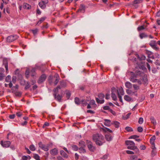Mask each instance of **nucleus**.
I'll return each instance as SVG.
<instances>
[{"label": "nucleus", "mask_w": 160, "mask_h": 160, "mask_svg": "<svg viewBox=\"0 0 160 160\" xmlns=\"http://www.w3.org/2000/svg\"><path fill=\"white\" fill-rule=\"evenodd\" d=\"M92 139L93 141L95 142L96 144L99 146L102 145L104 142V137L101 134L97 133L93 135Z\"/></svg>", "instance_id": "f257e3e1"}, {"label": "nucleus", "mask_w": 160, "mask_h": 160, "mask_svg": "<svg viewBox=\"0 0 160 160\" xmlns=\"http://www.w3.org/2000/svg\"><path fill=\"white\" fill-rule=\"evenodd\" d=\"M125 143L128 146L127 148L128 149L134 150L135 153H139V150L135 146V144L133 142L131 141H126L125 142Z\"/></svg>", "instance_id": "f03ea898"}, {"label": "nucleus", "mask_w": 160, "mask_h": 160, "mask_svg": "<svg viewBox=\"0 0 160 160\" xmlns=\"http://www.w3.org/2000/svg\"><path fill=\"white\" fill-rule=\"evenodd\" d=\"M98 98H96V102L98 103L102 104L104 102V95L102 93H100L98 95Z\"/></svg>", "instance_id": "7ed1b4c3"}, {"label": "nucleus", "mask_w": 160, "mask_h": 160, "mask_svg": "<svg viewBox=\"0 0 160 160\" xmlns=\"http://www.w3.org/2000/svg\"><path fill=\"white\" fill-rule=\"evenodd\" d=\"M86 144L89 150L91 152H94L95 150V147L93 145L92 142L89 141H86Z\"/></svg>", "instance_id": "20e7f679"}, {"label": "nucleus", "mask_w": 160, "mask_h": 160, "mask_svg": "<svg viewBox=\"0 0 160 160\" xmlns=\"http://www.w3.org/2000/svg\"><path fill=\"white\" fill-rule=\"evenodd\" d=\"M29 74L31 75L32 76H34L35 75V69L34 68H32L30 72L29 69H27L25 72L26 77L27 78H28Z\"/></svg>", "instance_id": "39448f33"}, {"label": "nucleus", "mask_w": 160, "mask_h": 160, "mask_svg": "<svg viewBox=\"0 0 160 160\" xmlns=\"http://www.w3.org/2000/svg\"><path fill=\"white\" fill-rule=\"evenodd\" d=\"M39 147L41 148L43 150L45 151H47L49 150V146H50L49 144H48L47 145L43 144L42 142H40L38 143Z\"/></svg>", "instance_id": "423d86ee"}, {"label": "nucleus", "mask_w": 160, "mask_h": 160, "mask_svg": "<svg viewBox=\"0 0 160 160\" xmlns=\"http://www.w3.org/2000/svg\"><path fill=\"white\" fill-rule=\"evenodd\" d=\"M18 38V36L17 35L9 36L7 38V41L8 42H12L17 39Z\"/></svg>", "instance_id": "0eeeda50"}, {"label": "nucleus", "mask_w": 160, "mask_h": 160, "mask_svg": "<svg viewBox=\"0 0 160 160\" xmlns=\"http://www.w3.org/2000/svg\"><path fill=\"white\" fill-rule=\"evenodd\" d=\"M126 92L127 94L130 96L134 95L135 96H137V93L136 92L134 91H132L129 89H128L126 90Z\"/></svg>", "instance_id": "6e6552de"}, {"label": "nucleus", "mask_w": 160, "mask_h": 160, "mask_svg": "<svg viewBox=\"0 0 160 160\" xmlns=\"http://www.w3.org/2000/svg\"><path fill=\"white\" fill-rule=\"evenodd\" d=\"M0 144L3 147L8 148L11 144V142L8 141L3 142L2 141H1L0 142Z\"/></svg>", "instance_id": "1a4fd4ad"}, {"label": "nucleus", "mask_w": 160, "mask_h": 160, "mask_svg": "<svg viewBox=\"0 0 160 160\" xmlns=\"http://www.w3.org/2000/svg\"><path fill=\"white\" fill-rule=\"evenodd\" d=\"M46 77L47 76L45 74H43L39 78L38 81V83L39 84L42 83L45 80Z\"/></svg>", "instance_id": "9d476101"}, {"label": "nucleus", "mask_w": 160, "mask_h": 160, "mask_svg": "<svg viewBox=\"0 0 160 160\" xmlns=\"http://www.w3.org/2000/svg\"><path fill=\"white\" fill-rule=\"evenodd\" d=\"M115 90H116L115 89H112V92L111 93V97L113 99L114 101H116L117 100V96L115 93H116L115 92Z\"/></svg>", "instance_id": "9b49d317"}, {"label": "nucleus", "mask_w": 160, "mask_h": 160, "mask_svg": "<svg viewBox=\"0 0 160 160\" xmlns=\"http://www.w3.org/2000/svg\"><path fill=\"white\" fill-rule=\"evenodd\" d=\"M50 153L53 156H55L58 154V151L56 148H54L50 151Z\"/></svg>", "instance_id": "f8f14e48"}, {"label": "nucleus", "mask_w": 160, "mask_h": 160, "mask_svg": "<svg viewBox=\"0 0 160 160\" xmlns=\"http://www.w3.org/2000/svg\"><path fill=\"white\" fill-rule=\"evenodd\" d=\"M60 153L63 158H68V155L63 150H61L60 151Z\"/></svg>", "instance_id": "ddd939ff"}, {"label": "nucleus", "mask_w": 160, "mask_h": 160, "mask_svg": "<svg viewBox=\"0 0 160 160\" xmlns=\"http://www.w3.org/2000/svg\"><path fill=\"white\" fill-rule=\"evenodd\" d=\"M124 98L125 100L127 102H130L132 100V98L128 95H125Z\"/></svg>", "instance_id": "4468645a"}, {"label": "nucleus", "mask_w": 160, "mask_h": 160, "mask_svg": "<svg viewBox=\"0 0 160 160\" xmlns=\"http://www.w3.org/2000/svg\"><path fill=\"white\" fill-rule=\"evenodd\" d=\"M105 137L106 140L108 141H110L112 139V137L110 134L109 133L106 134L105 135Z\"/></svg>", "instance_id": "2eb2a0df"}, {"label": "nucleus", "mask_w": 160, "mask_h": 160, "mask_svg": "<svg viewBox=\"0 0 160 160\" xmlns=\"http://www.w3.org/2000/svg\"><path fill=\"white\" fill-rule=\"evenodd\" d=\"M38 4H39V7L42 9H44L46 7V4H45L42 1L40 2Z\"/></svg>", "instance_id": "dca6fc26"}, {"label": "nucleus", "mask_w": 160, "mask_h": 160, "mask_svg": "<svg viewBox=\"0 0 160 160\" xmlns=\"http://www.w3.org/2000/svg\"><path fill=\"white\" fill-rule=\"evenodd\" d=\"M61 89V87L60 86H58L56 88H54L53 89V91L54 92V93L53 94L54 96H56V94H57V93L58 92V90L59 89Z\"/></svg>", "instance_id": "f3484780"}, {"label": "nucleus", "mask_w": 160, "mask_h": 160, "mask_svg": "<svg viewBox=\"0 0 160 160\" xmlns=\"http://www.w3.org/2000/svg\"><path fill=\"white\" fill-rule=\"evenodd\" d=\"M3 64L5 66L6 70V72H7L8 71V62L6 60H4L3 61Z\"/></svg>", "instance_id": "a211bd4d"}, {"label": "nucleus", "mask_w": 160, "mask_h": 160, "mask_svg": "<svg viewBox=\"0 0 160 160\" xmlns=\"http://www.w3.org/2000/svg\"><path fill=\"white\" fill-rule=\"evenodd\" d=\"M132 86L134 89V91L137 93V91L140 89L139 86L136 84H134Z\"/></svg>", "instance_id": "6ab92c4d"}, {"label": "nucleus", "mask_w": 160, "mask_h": 160, "mask_svg": "<svg viewBox=\"0 0 160 160\" xmlns=\"http://www.w3.org/2000/svg\"><path fill=\"white\" fill-rule=\"evenodd\" d=\"M126 87L129 89L131 88H132V84L129 82H127L125 83Z\"/></svg>", "instance_id": "aec40b11"}, {"label": "nucleus", "mask_w": 160, "mask_h": 160, "mask_svg": "<svg viewBox=\"0 0 160 160\" xmlns=\"http://www.w3.org/2000/svg\"><path fill=\"white\" fill-rule=\"evenodd\" d=\"M23 8L26 9H29L31 7L30 5L27 3H24L23 5Z\"/></svg>", "instance_id": "412c9836"}, {"label": "nucleus", "mask_w": 160, "mask_h": 160, "mask_svg": "<svg viewBox=\"0 0 160 160\" xmlns=\"http://www.w3.org/2000/svg\"><path fill=\"white\" fill-rule=\"evenodd\" d=\"M79 145L80 147H85L86 145L85 142L82 141H80L79 142Z\"/></svg>", "instance_id": "4be33fe9"}, {"label": "nucleus", "mask_w": 160, "mask_h": 160, "mask_svg": "<svg viewBox=\"0 0 160 160\" xmlns=\"http://www.w3.org/2000/svg\"><path fill=\"white\" fill-rule=\"evenodd\" d=\"M131 114V113H129L126 115H123L122 116L123 119L125 120L128 119Z\"/></svg>", "instance_id": "5701e85b"}, {"label": "nucleus", "mask_w": 160, "mask_h": 160, "mask_svg": "<svg viewBox=\"0 0 160 160\" xmlns=\"http://www.w3.org/2000/svg\"><path fill=\"white\" fill-rule=\"evenodd\" d=\"M46 18L45 17H42L38 21V22L37 23L36 25H39L40 24H41L42 22L44 21L45 20Z\"/></svg>", "instance_id": "b1692460"}, {"label": "nucleus", "mask_w": 160, "mask_h": 160, "mask_svg": "<svg viewBox=\"0 0 160 160\" xmlns=\"http://www.w3.org/2000/svg\"><path fill=\"white\" fill-rule=\"evenodd\" d=\"M85 147H80L78 148L79 152L80 153H84L86 152V150L84 148Z\"/></svg>", "instance_id": "393cba45"}, {"label": "nucleus", "mask_w": 160, "mask_h": 160, "mask_svg": "<svg viewBox=\"0 0 160 160\" xmlns=\"http://www.w3.org/2000/svg\"><path fill=\"white\" fill-rule=\"evenodd\" d=\"M118 92L120 95H123L124 94V92L123 88L122 87L120 88L119 89Z\"/></svg>", "instance_id": "a878e982"}, {"label": "nucleus", "mask_w": 160, "mask_h": 160, "mask_svg": "<svg viewBox=\"0 0 160 160\" xmlns=\"http://www.w3.org/2000/svg\"><path fill=\"white\" fill-rule=\"evenodd\" d=\"M157 153V152L155 149H154L152 148V150L151 153V156L152 157H153Z\"/></svg>", "instance_id": "bb28decb"}, {"label": "nucleus", "mask_w": 160, "mask_h": 160, "mask_svg": "<svg viewBox=\"0 0 160 160\" xmlns=\"http://www.w3.org/2000/svg\"><path fill=\"white\" fill-rule=\"evenodd\" d=\"M55 76L56 77V79L54 82V83L55 85H56L57 84L58 82L59 79V77L58 75L57 74L55 75Z\"/></svg>", "instance_id": "cd10ccee"}, {"label": "nucleus", "mask_w": 160, "mask_h": 160, "mask_svg": "<svg viewBox=\"0 0 160 160\" xmlns=\"http://www.w3.org/2000/svg\"><path fill=\"white\" fill-rule=\"evenodd\" d=\"M148 36L145 33H142L139 34V37L141 39H142L143 38H146Z\"/></svg>", "instance_id": "c85d7f7f"}, {"label": "nucleus", "mask_w": 160, "mask_h": 160, "mask_svg": "<svg viewBox=\"0 0 160 160\" xmlns=\"http://www.w3.org/2000/svg\"><path fill=\"white\" fill-rule=\"evenodd\" d=\"M111 121H105L104 124L107 126H109L111 125Z\"/></svg>", "instance_id": "c756f323"}, {"label": "nucleus", "mask_w": 160, "mask_h": 160, "mask_svg": "<svg viewBox=\"0 0 160 160\" xmlns=\"http://www.w3.org/2000/svg\"><path fill=\"white\" fill-rule=\"evenodd\" d=\"M113 125L117 128H118L119 126L120 123L117 121L114 122Z\"/></svg>", "instance_id": "7c9ffc66"}, {"label": "nucleus", "mask_w": 160, "mask_h": 160, "mask_svg": "<svg viewBox=\"0 0 160 160\" xmlns=\"http://www.w3.org/2000/svg\"><path fill=\"white\" fill-rule=\"evenodd\" d=\"M143 81L144 82V85H146L148 83V80L147 77L145 76H144L143 78Z\"/></svg>", "instance_id": "2f4dec72"}, {"label": "nucleus", "mask_w": 160, "mask_h": 160, "mask_svg": "<svg viewBox=\"0 0 160 160\" xmlns=\"http://www.w3.org/2000/svg\"><path fill=\"white\" fill-rule=\"evenodd\" d=\"M115 92L116 93H117V94L118 95V98L119 99V101L121 102H122V96L121 95L119 94L118 92V90H115Z\"/></svg>", "instance_id": "473e14b6"}, {"label": "nucleus", "mask_w": 160, "mask_h": 160, "mask_svg": "<svg viewBox=\"0 0 160 160\" xmlns=\"http://www.w3.org/2000/svg\"><path fill=\"white\" fill-rule=\"evenodd\" d=\"M145 28L144 27V25H142L139 26L137 28V30L138 31H141L142 30L144 29Z\"/></svg>", "instance_id": "72a5a7b5"}, {"label": "nucleus", "mask_w": 160, "mask_h": 160, "mask_svg": "<svg viewBox=\"0 0 160 160\" xmlns=\"http://www.w3.org/2000/svg\"><path fill=\"white\" fill-rule=\"evenodd\" d=\"M142 2V0H135L134 1L133 5L135 6V4L141 3Z\"/></svg>", "instance_id": "f704fd0d"}, {"label": "nucleus", "mask_w": 160, "mask_h": 160, "mask_svg": "<svg viewBox=\"0 0 160 160\" xmlns=\"http://www.w3.org/2000/svg\"><path fill=\"white\" fill-rule=\"evenodd\" d=\"M54 97H55V98L57 99L58 101H60L61 99V98H62V97L61 96L59 95H58L57 96V94H56V96H54Z\"/></svg>", "instance_id": "c9c22d12"}, {"label": "nucleus", "mask_w": 160, "mask_h": 160, "mask_svg": "<svg viewBox=\"0 0 160 160\" xmlns=\"http://www.w3.org/2000/svg\"><path fill=\"white\" fill-rule=\"evenodd\" d=\"M29 149L32 151H34L36 150L35 147L33 145H31L29 146Z\"/></svg>", "instance_id": "e433bc0d"}, {"label": "nucleus", "mask_w": 160, "mask_h": 160, "mask_svg": "<svg viewBox=\"0 0 160 160\" xmlns=\"http://www.w3.org/2000/svg\"><path fill=\"white\" fill-rule=\"evenodd\" d=\"M137 80L138 79L134 77H131L130 78V81L132 82H136Z\"/></svg>", "instance_id": "4c0bfd02"}, {"label": "nucleus", "mask_w": 160, "mask_h": 160, "mask_svg": "<svg viewBox=\"0 0 160 160\" xmlns=\"http://www.w3.org/2000/svg\"><path fill=\"white\" fill-rule=\"evenodd\" d=\"M33 157L36 160H40L39 156L37 154H34Z\"/></svg>", "instance_id": "58836bf2"}, {"label": "nucleus", "mask_w": 160, "mask_h": 160, "mask_svg": "<svg viewBox=\"0 0 160 160\" xmlns=\"http://www.w3.org/2000/svg\"><path fill=\"white\" fill-rule=\"evenodd\" d=\"M95 103V102L94 100H91L90 102V105H93L94 107H95L96 106V105Z\"/></svg>", "instance_id": "ea45409f"}, {"label": "nucleus", "mask_w": 160, "mask_h": 160, "mask_svg": "<svg viewBox=\"0 0 160 160\" xmlns=\"http://www.w3.org/2000/svg\"><path fill=\"white\" fill-rule=\"evenodd\" d=\"M72 149L75 151H77L78 149V147L76 145H73L72 146Z\"/></svg>", "instance_id": "a19ab883"}, {"label": "nucleus", "mask_w": 160, "mask_h": 160, "mask_svg": "<svg viewBox=\"0 0 160 160\" xmlns=\"http://www.w3.org/2000/svg\"><path fill=\"white\" fill-rule=\"evenodd\" d=\"M11 77L10 75L8 76L6 78V81L7 82H9L11 81Z\"/></svg>", "instance_id": "79ce46f5"}, {"label": "nucleus", "mask_w": 160, "mask_h": 160, "mask_svg": "<svg viewBox=\"0 0 160 160\" xmlns=\"http://www.w3.org/2000/svg\"><path fill=\"white\" fill-rule=\"evenodd\" d=\"M22 115V113L21 112H16V115L18 117H21Z\"/></svg>", "instance_id": "37998d69"}, {"label": "nucleus", "mask_w": 160, "mask_h": 160, "mask_svg": "<svg viewBox=\"0 0 160 160\" xmlns=\"http://www.w3.org/2000/svg\"><path fill=\"white\" fill-rule=\"evenodd\" d=\"M125 129L127 131L129 132H132L133 131V129L132 128L128 127H126L125 128Z\"/></svg>", "instance_id": "c03bdc74"}, {"label": "nucleus", "mask_w": 160, "mask_h": 160, "mask_svg": "<svg viewBox=\"0 0 160 160\" xmlns=\"http://www.w3.org/2000/svg\"><path fill=\"white\" fill-rule=\"evenodd\" d=\"M74 101L75 103L77 104H79L80 103L79 98H75Z\"/></svg>", "instance_id": "a18cd8bd"}, {"label": "nucleus", "mask_w": 160, "mask_h": 160, "mask_svg": "<svg viewBox=\"0 0 160 160\" xmlns=\"http://www.w3.org/2000/svg\"><path fill=\"white\" fill-rule=\"evenodd\" d=\"M31 31L32 32L33 34L34 35L37 34V32L38 31V29H35L34 30H31Z\"/></svg>", "instance_id": "49530a36"}, {"label": "nucleus", "mask_w": 160, "mask_h": 160, "mask_svg": "<svg viewBox=\"0 0 160 160\" xmlns=\"http://www.w3.org/2000/svg\"><path fill=\"white\" fill-rule=\"evenodd\" d=\"M85 9V6L82 5H81V7L79 8V9L78 10V12H79V11H80L81 12L82 10L84 11Z\"/></svg>", "instance_id": "de8ad7c7"}, {"label": "nucleus", "mask_w": 160, "mask_h": 160, "mask_svg": "<svg viewBox=\"0 0 160 160\" xmlns=\"http://www.w3.org/2000/svg\"><path fill=\"white\" fill-rule=\"evenodd\" d=\"M139 137V136H137L136 135H134L131 136L129 138L134 139H136V138H138Z\"/></svg>", "instance_id": "09e8293b"}, {"label": "nucleus", "mask_w": 160, "mask_h": 160, "mask_svg": "<svg viewBox=\"0 0 160 160\" xmlns=\"http://www.w3.org/2000/svg\"><path fill=\"white\" fill-rule=\"evenodd\" d=\"M150 45L152 47L156 44L155 42L154 41H152L149 43Z\"/></svg>", "instance_id": "8fccbe9b"}, {"label": "nucleus", "mask_w": 160, "mask_h": 160, "mask_svg": "<svg viewBox=\"0 0 160 160\" xmlns=\"http://www.w3.org/2000/svg\"><path fill=\"white\" fill-rule=\"evenodd\" d=\"M126 152L128 154H133L135 153L133 152L130 150H127Z\"/></svg>", "instance_id": "3c124183"}, {"label": "nucleus", "mask_w": 160, "mask_h": 160, "mask_svg": "<svg viewBox=\"0 0 160 160\" xmlns=\"http://www.w3.org/2000/svg\"><path fill=\"white\" fill-rule=\"evenodd\" d=\"M137 57L141 60H145L146 59V57L144 55H142L141 56V58H140L139 56L138 55H137Z\"/></svg>", "instance_id": "603ef678"}, {"label": "nucleus", "mask_w": 160, "mask_h": 160, "mask_svg": "<svg viewBox=\"0 0 160 160\" xmlns=\"http://www.w3.org/2000/svg\"><path fill=\"white\" fill-rule=\"evenodd\" d=\"M130 158L131 159H132L133 160H136L137 158L135 155H132L130 156Z\"/></svg>", "instance_id": "864d4df0"}, {"label": "nucleus", "mask_w": 160, "mask_h": 160, "mask_svg": "<svg viewBox=\"0 0 160 160\" xmlns=\"http://www.w3.org/2000/svg\"><path fill=\"white\" fill-rule=\"evenodd\" d=\"M103 109L104 110H108L109 111V110L110 109L109 108V107L108 106H106L103 107Z\"/></svg>", "instance_id": "5fc2aeb1"}, {"label": "nucleus", "mask_w": 160, "mask_h": 160, "mask_svg": "<svg viewBox=\"0 0 160 160\" xmlns=\"http://www.w3.org/2000/svg\"><path fill=\"white\" fill-rule=\"evenodd\" d=\"M143 129L141 127H139L138 128V131L139 132H142Z\"/></svg>", "instance_id": "6e6d98bb"}, {"label": "nucleus", "mask_w": 160, "mask_h": 160, "mask_svg": "<svg viewBox=\"0 0 160 160\" xmlns=\"http://www.w3.org/2000/svg\"><path fill=\"white\" fill-rule=\"evenodd\" d=\"M81 102L83 106H86L87 104V102L84 100H82Z\"/></svg>", "instance_id": "4d7b16f0"}, {"label": "nucleus", "mask_w": 160, "mask_h": 160, "mask_svg": "<svg viewBox=\"0 0 160 160\" xmlns=\"http://www.w3.org/2000/svg\"><path fill=\"white\" fill-rule=\"evenodd\" d=\"M49 125V123L47 122H45L44 124L42 126V128H45L46 127L48 126Z\"/></svg>", "instance_id": "13d9d810"}, {"label": "nucleus", "mask_w": 160, "mask_h": 160, "mask_svg": "<svg viewBox=\"0 0 160 160\" xmlns=\"http://www.w3.org/2000/svg\"><path fill=\"white\" fill-rule=\"evenodd\" d=\"M31 87L30 85L29 84V82H27V84L26 85V86L25 87V89H27L30 88Z\"/></svg>", "instance_id": "bf43d9fd"}, {"label": "nucleus", "mask_w": 160, "mask_h": 160, "mask_svg": "<svg viewBox=\"0 0 160 160\" xmlns=\"http://www.w3.org/2000/svg\"><path fill=\"white\" fill-rule=\"evenodd\" d=\"M15 116V114H13L12 115H10L9 116V118L11 119H13L14 118Z\"/></svg>", "instance_id": "052dcab7"}, {"label": "nucleus", "mask_w": 160, "mask_h": 160, "mask_svg": "<svg viewBox=\"0 0 160 160\" xmlns=\"http://www.w3.org/2000/svg\"><path fill=\"white\" fill-rule=\"evenodd\" d=\"M4 72V70L2 68H0V74H3Z\"/></svg>", "instance_id": "680f3d73"}, {"label": "nucleus", "mask_w": 160, "mask_h": 160, "mask_svg": "<svg viewBox=\"0 0 160 160\" xmlns=\"http://www.w3.org/2000/svg\"><path fill=\"white\" fill-rule=\"evenodd\" d=\"M16 78L15 76H13L12 78V82L13 83H15L16 81Z\"/></svg>", "instance_id": "e2e57ef3"}, {"label": "nucleus", "mask_w": 160, "mask_h": 160, "mask_svg": "<svg viewBox=\"0 0 160 160\" xmlns=\"http://www.w3.org/2000/svg\"><path fill=\"white\" fill-rule=\"evenodd\" d=\"M79 155L77 153H75V158L76 160H78L79 158Z\"/></svg>", "instance_id": "0e129e2a"}, {"label": "nucleus", "mask_w": 160, "mask_h": 160, "mask_svg": "<svg viewBox=\"0 0 160 160\" xmlns=\"http://www.w3.org/2000/svg\"><path fill=\"white\" fill-rule=\"evenodd\" d=\"M155 64L156 65L160 66V62L159 60H157L155 62Z\"/></svg>", "instance_id": "69168bd1"}, {"label": "nucleus", "mask_w": 160, "mask_h": 160, "mask_svg": "<svg viewBox=\"0 0 160 160\" xmlns=\"http://www.w3.org/2000/svg\"><path fill=\"white\" fill-rule=\"evenodd\" d=\"M4 76L3 74H0V80H2Z\"/></svg>", "instance_id": "338daca9"}, {"label": "nucleus", "mask_w": 160, "mask_h": 160, "mask_svg": "<svg viewBox=\"0 0 160 160\" xmlns=\"http://www.w3.org/2000/svg\"><path fill=\"white\" fill-rule=\"evenodd\" d=\"M57 160H64V159L61 156H59L57 157Z\"/></svg>", "instance_id": "774afa93"}]
</instances>
